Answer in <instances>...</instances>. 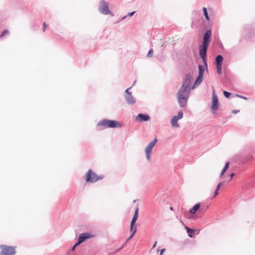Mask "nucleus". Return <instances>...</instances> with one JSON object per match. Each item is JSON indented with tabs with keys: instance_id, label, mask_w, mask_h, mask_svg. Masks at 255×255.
I'll use <instances>...</instances> for the list:
<instances>
[{
	"instance_id": "36",
	"label": "nucleus",
	"mask_w": 255,
	"mask_h": 255,
	"mask_svg": "<svg viewBox=\"0 0 255 255\" xmlns=\"http://www.w3.org/2000/svg\"><path fill=\"white\" fill-rule=\"evenodd\" d=\"M217 42H218L219 47L220 49H221L222 50H224V46H223V44H222V42L220 41V40H218Z\"/></svg>"
},
{
	"instance_id": "5",
	"label": "nucleus",
	"mask_w": 255,
	"mask_h": 255,
	"mask_svg": "<svg viewBox=\"0 0 255 255\" xmlns=\"http://www.w3.org/2000/svg\"><path fill=\"white\" fill-rule=\"evenodd\" d=\"M220 107V102L217 95L216 94L214 90L212 95L210 110L212 113L214 115L217 114V111Z\"/></svg>"
},
{
	"instance_id": "29",
	"label": "nucleus",
	"mask_w": 255,
	"mask_h": 255,
	"mask_svg": "<svg viewBox=\"0 0 255 255\" xmlns=\"http://www.w3.org/2000/svg\"><path fill=\"white\" fill-rule=\"evenodd\" d=\"M183 115L184 114L183 111L182 110H180L178 111L177 115L175 116L179 120H180L183 118Z\"/></svg>"
},
{
	"instance_id": "8",
	"label": "nucleus",
	"mask_w": 255,
	"mask_h": 255,
	"mask_svg": "<svg viewBox=\"0 0 255 255\" xmlns=\"http://www.w3.org/2000/svg\"><path fill=\"white\" fill-rule=\"evenodd\" d=\"M15 248V247L0 245V249L1 251L0 255H14L16 253Z\"/></svg>"
},
{
	"instance_id": "10",
	"label": "nucleus",
	"mask_w": 255,
	"mask_h": 255,
	"mask_svg": "<svg viewBox=\"0 0 255 255\" xmlns=\"http://www.w3.org/2000/svg\"><path fill=\"white\" fill-rule=\"evenodd\" d=\"M201 203L199 202L195 204L192 208H191L188 211L189 216H187L186 218L188 219H193L195 218H198L196 215V212H200L201 210Z\"/></svg>"
},
{
	"instance_id": "24",
	"label": "nucleus",
	"mask_w": 255,
	"mask_h": 255,
	"mask_svg": "<svg viewBox=\"0 0 255 255\" xmlns=\"http://www.w3.org/2000/svg\"><path fill=\"white\" fill-rule=\"evenodd\" d=\"M139 208L138 206L135 208L133 216L130 222L136 223L138 218Z\"/></svg>"
},
{
	"instance_id": "9",
	"label": "nucleus",
	"mask_w": 255,
	"mask_h": 255,
	"mask_svg": "<svg viewBox=\"0 0 255 255\" xmlns=\"http://www.w3.org/2000/svg\"><path fill=\"white\" fill-rule=\"evenodd\" d=\"M212 25H209L208 27L202 26V30L203 33L202 41L211 42L212 33Z\"/></svg>"
},
{
	"instance_id": "33",
	"label": "nucleus",
	"mask_w": 255,
	"mask_h": 255,
	"mask_svg": "<svg viewBox=\"0 0 255 255\" xmlns=\"http://www.w3.org/2000/svg\"><path fill=\"white\" fill-rule=\"evenodd\" d=\"M232 97H238V98H241V99L245 100H248V98L247 97H245V96H244L243 95H239V94H234V96H233Z\"/></svg>"
},
{
	"instance_id": "41",
	"label": "nucleus",
	"mask_w": 255,
	"mask_h": 255,
	"mask_svg": "<svg viewBox=\"0 0 255 255\" xmlns=\"http://www.w3.org/2000/svg\"><path fill=\"white\" fill-rule=\"evenodd\" d=\"M48 26V25L45 22H44L43 23V26H42V30L43 32H44L46 30V29L47 28V27Z\"/></svg>"
},
{
	"instance_id": "2",
	"label": "nucleus",
	"mask_w": 255,
	"mask_h": 255,
	"mask_svg": "<svg viewBox=\"0 0 255 255\" xmlns=\"http://www.w3.org/2000/svg\"><path fill=\"white\" fill-rule=\"evenodd\" d=\"M203 13L204 17L201 16L200 14L198 12H195V18H193L191 23L192 28L198 27V25L201 26L208 27L209 25H213V23L210 19L209 14H213L214 13V9L212 7H209L208 9L204 7L203 8Z\"/></svg>"
},
{
	"instance_id": "27",
	"label": "nucleus",
	"mask_w": 255,
	"mask_h": 255,
	"mask_svg": "<svg viewBox=\"0 0 255 255\" xmlns=\"http://www.w3.org/2000/svg\"><path fill=\"white\" fill-rule=\"evenodd\" d=\"M165 45L164 43H163L161 45V53L160 54V56H159V58H158V60L160 62H161L164 59V56H163V51L164 50V48L165 47Z\"/></svg>"
},
{
	"instance_id": "32",
	"label": "nucleus",
	"mask_w": 255,
	"mask_h": 255,
	"mask_svg": "<svg viewBox=\"0 0 255 255\" xmlns=\"http://www.w3.org/2000/svg\"><path fill=\"white\" fill-rule=\"evenodd\" d=\"M153 55V50L152 48H150L148 50L147 54H146V57L150 58Z\"/></svg>"
},
{
	"instance_id": "47",
	"label": "nucleus",
	"mask_w": 255,
	"mask_h": 255,
	"mask_svg": "<svg viewBox=\"0 0 255 255\" xmlns=\"http://www.w3.org/2000/svg\"><path fill=\"white\" fill-rule=\"evenodd\" d=\"M128 242H127V240H126L125 241V242L122 245V246L120 247V248L121 249V250L125 247V246H126V245L127 244Z\"/></svg>"
},
{
	"instance_id": "3",
	"label": "nucleus",
	"mask_w": 255,
	"mask_h": 255,
	"mask_svg": "<svg viewBox=\"0 0 255 255\" xmlns=\"http://www.w3.org/2000/svg\"><path fill=\"white\" fill-rule=\"evenodd\" d=\"M104 175H98L92 169H89L84 175V179L86 183H93L103 179Z\"/></svg>"
},
{
	"instance_id": "54",
	"label": "nucleus",
	"mask_w": 255,
	"mask_h": 255,
	"mask_svg": "<svg viewBox=\"0 0 255 255\" xmlns=\"http://www.w3.org/2000/svg\"><path fill=\"white\" fill-rule=\"evenodd\" d=\"M123 20H121V18L116 22V23H117L121 21H122Z\"/></svg>"
},
{
	"instance_id": "44",
	"label": "nucleus",
	"mask_w": 255,
	"mask_h": 255,
	"mask_svg": "<svg viewBox=\"0 0 255 255\" xmlns=\"http://www.w3.org/2000/svg\"><path fill=\"white\" fill-rule=\"evenodd\" d=\"M135 11H133L130 12H128L127 14L128 16L131 17L135 13Z\"/></svg>"
},
{
	"instance_id": "13",
	"label": "nucleus",
	"mask_w": 255,
	"mask_h": 255,
	"mask_svg": "<svg viewBox=\"0 0 255 255\" xmlns=\"http://www.w3.org/2000/svg\"><path fill=\"white\" fill-rule=\"evenodd\" d=\"M203 64H199L198 66V75L203 76L204 77L205 72L208 73V67L207 63V59H201Z\"/></svg>"
},
{
	"instance_id": "19",
	"label": "nucleus",
	"mask_w": 255,
	"mask_h": 255,
	"mask_svg": "<svg viewBox=\"0 0 255 255\" xmlns=\"http://www.w3.org/2000/svg\"><path fill=\"white\" fill-rule=\"evenodd\" d=\"M203 79L204 77L203 76L198 75L193 83V90L197 87L202 82Z\"/></svg>"
},
{
	"instance_id": "49",
	"label": "nucleus",
	"mask_w": 255,
	"mask_h": 255,
	"mask_svg": "<svg viewBox=\"0 0 255 255\" xmlns=\"http://www.w3.org/2000/svg\"><path fill=\"white\" fill-rule=\"evenodd\" d=\"M128 14L123 16L122 18H121V20H124L127 17H128Z\"/></svg>"
},
{
	"instance_id": "39",
	"label": "nucleus",
	"mask_w": 255,
	"mask_h": 255,
	"mask_svg": "<svg viewBox=\"0 0 255 255\" xmlns=\"http://www.w3.org/2000/svg\"><path fill=\"white\" fill-rule=\"evenodd\" d=\"M219 189H216L215 190L214 192V193H213V195L211 198V199H213L215 197H216L219 193Z\"/></svg>"
},
{
	"instance_id": "52",
	"label": "nucleus",
	"mask_w": 255,
	"mask_h": 255,
	"mask_svg": "<svg viewBox=\"0 0 255 255\" xmlns=\"http://www.w3.org/2000/svg\"><path fill=\"white\" fill-rule=\"evenodd\" d=\"M169 209L171 211H173V210H174V208L172 206H170Z\"/></svg>"
},
{
	"instance_id": "7",
	"label": "nucleus",
	"mask_w": 255,
	"mask_h": 255,
	"mask_svg": "<svg viewBox=\"0 0 255 255\" xmlns=\"http://www.w3.org/2000/svg\"><path fill=\"white\" fill-rule=\"evenodd\" d=\"M99 11L103 14H110L112 16H114V13L109 9V3L105 0H101L99 7Z\"/></svg>"
},
{
	"instance_id": "23",
	"label": "nucleus",
	"mask_w": 255,
	"mask_h": 255,
	"mask_svg": "<svg viewBox=\"0 0 255 255\" xmlns=\"http://www.w3.org/2000/svg\"><path fill=\"white\" fill-rule=\"evenodd\" d=\"M230 164V161H227L225 163V165H224L223 168L222 169V170L220 173V179H222L223 175H224L225 172L228 170V169L229 168Z\"/></svg>"
},
{
	"instance_id": "34",
	"label": "nucleus",
	"mask_w": 255,
	"mask_h": 255,
	"mask_svg": "<svg viewBox=\"0 0 255 255\" xmlns=\"http://www.w3.org/2000/svg\"><path fill=\"white\" fill-rule=\"evenodd\" d=\"M160 247V246L158 247V248L157 249V252H159V255H163L165 251V249L162 248V249L159 250Z\"/></svg>"
},
{
	"instance_id": "25",
	"label": "nucleus",
	"mask_w": 255,
	"mask_h": 255,
	"mask_svg": "<svg viewBox=\"0 0 255 255\" xmlns=\"http://www.w3.org/2000/svg\"><path fill=\"white\" fill-rule=\"evenodd\" d=\"M138 224H136V223L130 222V227H129V231L130 233L134 232L136 234L137 232V226Z\"/></svg>"
},
{
	"instance_id": "1",
	"label": "nucleus",
	"mask_w": 255,
	"mask_h": 255,
	"mask_svg": "<svg viewBox=\"0 0 255 255\" xmlns=\"http://www.w3.org/2000/svg\"><path fill=\"white\" fill-rule=\"evenodd\" d=\"M193 78L190 73H188L184 76L181 86L176 94L177 100L179 106L184 108L187 105L188 100L193 90Z\"/></svg>"
},
{
	"instance_id": "38",
	"label": "nucleus",
	"mask_w": 255,
	"mask_h": 255,
	"mask_svg": "<svg viewBox=\"0 0 255 255\" xmlns=\"http://www.w3.org/2000/svg\"><path fill=\"white\" fill-rule=\"evenodd\" d=\"M77 248L75 247L74 245L71 248L70 251H68L67 252V253L68 255H70L71 254V252H73L75 251L76 249Z\"/></svg>"
},
{
	"instance_id": "30",
	"label": "nucleus",
	"mask_w": 255,
	"mask_h": 255,
	"mask_svg": "<svg viewBox=\"0 0 255 255\" xmlns=\"http://www.w3.org/2000/svg\"><path fill=\"white\" fill-rule=\"evenodd\" d=\"M224 74L225 76V81L226 84H230L231 82V80L229 77L227 73L225 71L224 72Z\"/></svg>"
},
{
	"instance_id": "46",
	"label": "nucleus",
	"mask_w": 255,
	"mask_h": 255,
	"mask_svg": "<svg viewBox=\"0 0 255 255\" xmlns=\"http://www.w3.org/2000/svg\"><path fill=\"white\" fill-rule=\"evenodd\" d=\"M239 112H240V110H233L232 111V113H233L234 114H237Z\"/></svg>"
},
{
	"instance_id": "14",
	"label": "nucleus",
	"mask_w": 255,
	"mask_h": 255,
	"mask_svg": "<svg viewBox=\"0 0 255 255\" xmlns=\"http://www.w3.org/2000/svg\"><path fill=\"white\" fill-rule=\"evenodd\" d=\"M253 159V156L251 154H248L243 156H236L234 159V161L235 162H238L240 165H243L246 162H249Z\"/></svg>"
},
{
	"instance_id": "12",
	"label": "nucleus",
	"mask_w": 255,
	"mask_h": 255,
	"mask_svg": "<svg viewBox=\"0 0 255 255\" xmlns=\"http://www.w3.org/2000/svg\"><path fill=\"white\" fill-rule=\"evenodd\" d=\"M131 88V87H130L127 88L124 93L125 98L126 101V102L128 105H133L136 103V100L132 96V93L129 91V90Z\"/></svg>"
},
{
	"instance_id": "28",
	"label": "nucleus",
	"mask_w": 255,
	"mask_h": 255,
	"mask_svg": "<svg viewBox=\"0 0 255 255\" xmlns=\"http://www.w3.org/2000/svg\"><path fill=\"white\" fill-rule=\"evenodd\" d=\"M216 72L218 75H221L223 73L222 65H215Z\"/></svg>"
},
{
	"instance_id": "37",
	"label": "nucleus",
	"mask_w": 255,
	"mask_h": 255,
	"mask_svg": "<svg viewBox=\"0 0 255 255\" xmlns=\"http://www.w3.org/2000/svg\"><path fill=\"white\" fill-rule=\"evenodd\" d=\"M82 242L80 240V239L78 238L77 241L74 244V246L77 248L78 246H79L80 244H81Z\"/></svg>"
},
{
	"instance_id": "48",
	"label": "nucleus",
	"mask_w": 255,
	"mask_h": 255,
	"mask_svg": "<svg viewBox=\"0 0 255 255\" xmlns=\"http://www.w3.org/2000/svg\"><path fill=\"white\" fill-rule=\"evenodd\" d=\"M200 230L199 229H195V235H198L199 234Z\"/></svg>"
},
{
	"instance_id": "15",
	"label": "nucleus",
	"mask_w": 255,
	"mask_h": 255,
	"mask_svg": "<svg viewBox=\"0 0 255 255\" xmlns=\"http://www.w3.org/2000/svg\"><path fill=\"white\" fill-rule=\"evenodd\" d=\"M150 117L147 114L139 113L135 117V121L139 123H143L149 121Z\"/></svg>"
},
{
	"instance_id": "26",
	"label": "nucleus",
	"mask_w": 255,
	"mask_h": 255,
	"mask_svg": "<svg viewBox=\"0 0 255 255\" xmlns=\"http://www.w3.org/2000/svg\"><path fill=\"white\" fill-rule=\"evenodd\" d=\"M234 94L231 93L230 92L225 90L223 91V95L227 99H231L234 98V97H232L233 96H234Z\"/></svg>"
},
{
	"instance_id": "55",
	"label": "nucleus",
	"mask_w": 255,
	"mask_h": 255,
	"mask_svg": "<svg viewBox=\"0 0 255 255\" xmlns=\"http://www.w3.org/2000/svg\"><path fill=\"white\" fill-rule=\"evenodd\" d=\"M136 200H137L136 199L134 200L133 201V202H136Z\"/></svg>"
},
{
	"instance_id": "31",
	"label": "nucleus",
	"mask_w": 255,
	"mask_h": 255,
	"mask_svg": "<svg viewBox=\"0 0 255 255\" xmlns=\"http://www.w3.org/2000/svg\"><path fill=\"white\" fill-rule=\"evenodd\" d=\"M9 30L7 29H4L2 30L0 34V37H2L9 34Z\"/></svg>"
},
{
	"instance_id": "53",
	"label": "nucleus",
	"mask_w": 255,
	"mask_h": 255,
	"mask_svg": "<svg viewBox=\"0 0 255 255\" xmlns=\"http://www.w3.org/2000/svg\"><path fill=\"white\" fill-rule=\"evenodd\" d=\"M135 83H136V80H135V81L133 82V83H132V85H131V87H132L133 86H134V84H135Z\"/></svg>"
},
{
	"instance_id": "20",
	"label": "nucleus",
	"mask_w": 255,
	"mask_h": 255,
	"mask_svg": "<svg viewBox=\"0 0 255 255\" xmlns=\"http://www.w3.org/2000/svg\"><path fill=\"white\" fill-rule=\"evenodd\" d=\"M224 61V58L221 54L217 55L214 59L215 65H222Z\"/></svg>"
},
{
	"instance_id": "4",
	"label": "nucleus",
	"mask_w": 255,
	"mask_h": 255,
	"mask_svg": "<svg viewBox=\"0 0 255 255\" xmlns=\"http://www.w3.org/2000/svg\"><path fill=\"white\" fill-rule=\"evenodd\" d=\"M243 37L251 42H255V27L254 24H248L243 28Z\"/></svg>"
},
{
	"instance_id": "6",
	"label": "nucleus",
	"mask_w": 255,
	"mask_h": 255,
	"mask_svg": "<svg viewBox=\"0 0 255 255\" xmlns=\"http://www.w3.org/2000/svg\"><path fill=\"white\" fill-rule=\"evenodd\" d=\"M210 43L201 40L199 45V56L200 59H207V52Z\"/></svg>"
},
{
	"instance_id": "40",
	"label": "nucleus",
	"mask_w": 255,
	"mask_h": 255,
	"mask_svg": "<svg viewBox=\"0 0 255 255\" xmlns=\"http://www.w3.org/2000/svg\"><path fill=\"white\" fill-rule=\"evenodd\" d=\"M121 250V249L120 248H119L117 249L116 250H115V251H114L113 252L110 253V255H115L116 254H117V253L120 252Z\"/></svg>"
},
{
	"instance_id": "35",
	"label": "nucleus",
	"mask_w": 255,
	"mask_h": 255,
	"mask_svg": "<svg viewBox=\"0 0 255 255\" xmlns=\"http://www.w3.org/2000/svg\"><path fill=\"white\" fill-rule=\"evenodd\" d=\"M225 181H220L216 186V189H220V188L224 185Z\"/></svg>"
},
{
	"instance_id": "43",
	"label": "nucleus",
	"mask_w": 255,
	"mask_h": 255,
	"mask_svg": "<svg viewBox=\"0 0 255 255\" xmlns=\"http://www.w3.org/2000/svg\"><path fill=\"white\" fill-rule=\"evenodd\" d=\"M135 234L134 232L131 233V234L129 236V237L126 240L127 242H128L130 240H131L133 237V236L135 235Z\"/></svg>"
},
{
	"instance_id": "18",
	"label": "nucleus",
	"mask_w": 255,
	"mask_h": 255,
	"mask_svg": "<svg viewBox=\"0 0 255 255\" xmlns=\"http://www.w3.org/2000/svg\"><path fill=\"white\" fill-rule=\"evenodd\" d=\"M94 237L95 235H93L91 232H87L80 234L78 237V238L82 243H83L86 240Z\"/></svg>"
},
{
	"instance_id": "45",
	"label": "nucleus",
	"mask_w": 255,
	"mask_h": 255,
	"mask_svg": "<svg viewBox=\"0 0 255 255\" xmlns=\"http://www.w3.org/2000/svg\"><path fill=\"white\" fill-rule=\"evenodd\" d=\"M235 174L233 172H232L231 173L229 176L230 177V179L229 181H230L232 180V179L233 178V177L235 176Z\"/></svg>"
},
{
	"instance_id": "21",
	"label": "nucleus",
	"mask_w": 255,
	"mask_h": 255,
	"mask_svg": "<svg viewBox=\"0 0 255 255\" xmlns=\"http://www.w3.org/2000/svg\"><path fill=\"white\" fill-rule=\"evenodd\" d=\"M184 228L185 229L189 237L191 238L195 237V229H192L186 225L184 226Z\"/></svg>"
},
{
	"instance_id": "51",
	"label": "nucleus",
	"mask_w": 255,
	"mask_h": 255,
	"mask_svg": "<svg viewBox=\"0 0 255 255\" xmlns=\"http://www.w3.org/2000/svg\"><path fill=\"white\" fill-rule=\"evenodd\" d=\"M77 250H78L79 252H81V251L82 250V246H80L79 247H78V248H77Z\"/></svg>"
},
{
	"instance_id": "42",
	"label": "nucleus",
	"mask_w": 255,
	"mask_h": 255,
	"mask_svg": "<svg viewBox=\"0 0 255 255\" xmlns=\"http://www.w3.org/2000/svg\"><path fill=\"white\" fill-rule=\"evenodd\" d=\"M209 208V205H203L201 206L202 209L200 210V212H202L203 211H206Z\"/></svg>"
},
{
	"instance_id": "17",
	"label": "nucleus",
	"mask_w": 255,
	"mask_h": 255,
	"mask_svg": "<svg viewBox=\"0 0 255 255\" xmlns=\"http://www.w3.org/2000/svg\"><path fill=\"white\" fill-rule=\"evenodd\" d=\"M108 119H104L100 121L97 124V128L98 130H103L109 128Z\"/></svg>"
},
{
	"instance_id": "22",
	"label": "nucleus",
	"mask_w": 255,
	"mask_h": 255,
	"mask_svg": "<svg viewBox=\"0 0 255 255\" xmlns=\"http://www.w3.org/2000/svg\"><path fill=\"white\" fill-rule=\"evenodd\" d=\"M179 119L177 118L175 116H173L170 120V124L172 127L179 128L180 127L178 123Z\"/></svg>"
},
{
	"instance_id": "50",
	"label": "nucleus",
	"mask_w": 255,
	"mask_h": 255,
	"mask_svg": "<svg viewBox=\"0 0 255 255\" xmlns=\"http://www.w3.org/2000/svg\"><path fill=\"white\" fill-rule=\"evenodd\" d=\"M156 245H157V241H155L152 246V249H154L156 246Z\"/></svg>"
},
{
	"instance_id": "16",
	"label": "nucleus",
	"mask_w": 255,
	"mask_h": 255,
	"mask_svg": "<svg viewBox=\"0 0 255 255\" xmlns=\"http://www.w3.org/2000/svg\"><path fill=\"white\" fill-rule=\"evenodd\" d=\"M109 128H119L123 127V124L121 122L115 120L108 119Z\"/></svg>"
},
{
	"instance_id": "11",
	"label": "nucleus",
	"mask_w": 255,
	"mask_h": 255,
	"mask_svg": "<svg viewBox=\"0 0 255 255\" xmlns=\"http://www.w3.org/2000/svg\"><path fill=\"white\" fill-rule=\"evenodd\" d=\"M158 140L155 137L153 140L150 141L145 148V153L147 160L149 161L151 159V155L153 147L156 144Z\"/></svg>"
}]
</instances>
